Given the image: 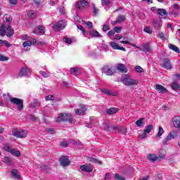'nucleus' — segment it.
Here are the masks:
<instances>
[{
    "mask_svg": "<svg viewBox=\"0 0 180 180\" xmlns=\"http://www.w3.org/2000/svg\"><path fill=\"white\" fill-rule=\"evenodd\" d=\"M159 158H164L165 157V150H160L159 152Z\"/></svg>",
    "mask_w": 180,
    "mask_h": 180,
    "instance_id": "09e8293b",
    "label": "nucleus"
},
{
    "mask_svg": "<svg viewBox=\"0 0 180 180\" xmlns=\"http://www.w3.org/2000/svg\"><path fill=\"white\" fill-rule=\"evenodd\" d=\"M120 43H122V44H129V46H132L133 47H136V45L131 43L129 41H121Z\"/></svg>",
    "mask_w": 180,
    "mask_h": 180,
    "instance_id": "79ce46f5",
    "label": "nucleus"
},
{
    "mask_svg": "<svg viewBox=\"0 0 180 180\" xmlns=\"http://www.w3.org/2000/svg\"><path fill=\"white\" fill-rule=\"evenodd\" d=\"M12 134L13 136L18 139H25V137H27V131L25 130H19L18 129H13Z\"/></svg>",
    "mask_w": 180,
    "mask_h": 180,
    "instance_id": "39448f33",
    "label": "nucleus"
},
{
    "mask_svg": "<svg viewBox=\"0 0 180 180\" xmlns=\"http://www.w3.org/2000/svg\"><path fill=\"white\" fill-rule=\"evenodd\" d=\"M108 30H110V27L108 25H103V32H108Z\"/></svg>",
    "mask_w": 180,
    "mask_h": 180,
    "instance_id": "052dcab7",
    "label": "nucleus"
},
{
    "mask_svg": "<svg viewBox=\"0 0 180 180\" xmlns=\"http://www.w3.org/2000/svg\"><path fill=\"white\" fill-rule=\"evenodd\" d=\"M103 70L106 75H112L113 74H115V72H113L109 66H104L103 68Z\"/></svg>",
    "mask_w": 180,
    "mask_h": 180,
    "instance_id": "412c9836",
    "label": "nucleus"
},
{
    "mask_svg": "<svg viewBox=\"0 0 180 180\" xmlns=\"http://www.w3.org/2000/svg\"><path fill=\"white\" fill-rule=\"evenodd\" d=\"M155 89H156L159 94H165L167 91L165 87L158 84L155 85Z\"/></svg>",
    "mask_w": 180,
    "mask_h": 180,
    "instance_id": "f3484780",
    "label": "nucleus"
},
{
    "mask_svg": "<svg viewBox=\"0 0 180 180\" xmlns=\"http://www.w3.org/2000/svg\"><path fill=\"white\" fill-rule=\"evenodd\" d=\"M101 92H103L104 95H110L111 96H115L116 95L115 93H113V91L106 89H102Z\"/></svg>",
    "mask_w": 180,
    "mask_h": 180,
    "instance_id": "c85d7f7f",
    "label": "nucleus"
},
{
    "mask_svg": "<svg viewBox=\"0 0 180 180\" xmlns=\"http://www.w3.org/2000/svg\"><path fill=\"white\" fill-rule=\"evenodd\" d=\"M135 71L136 72H139V73L143 72V68H141V66L137 65V66L135 67Z\"/></svg>",
    "mask_w": 180,
    "mask_h": 180,
    "instance_id": "6e6d98bb",
    "label": "nucleus"
},
{
    "mask_svg": "<svg viewBox=\"0 0 180 180\" xmlns=\"http://www.w3.org/2000/svg\"><path fill=\"white\" fill-rule=\"evenodd\" d=\"M121 126H111V132L112 133H119L120 131Z\"/></svg>",
    "mask_w": 180,
    "mask_h": 180,
    "instance_id": "f704fd0d",
    "label": "nucleus"
},
{
    "mask_svg": "<svg viewBox=\"0 0 180 180\" xmlns=\"http://www.w3.org/2000/svg\"><path fill=\"white\" fill-rule=\"evenodd\" d=\"M121 82L127 86H134L139 84V80L131 78L128 75H123L121 77Z\"/></svg>",
    "mask_w": 180,
    "mask_h": 180,
    "instance_id": "7ed1b4c3",
    "label": "nucleus"
},
{
    "mask_svg": "<svg viewBox=\"0 0 180 180\" xmlns=\"http://www.w3.org/2000/svg\"><path fill=\"white\" fill-rule=\"evenodd\" d=\"M38 30H34L32 32V33H34V34H40L41 36H43V34H44V27L39 25L38 27Z\"/></svg>",
    "mask_w": 180,
    "mask_h": 180,
    "instance_id": "4be33fe9",
    "label": "nucleus"
},
{
    "mask_svg": "<svg viewBox=\"0 0 180 180\" xmlns=\"http://www.w3.org/2000/svg\"><path fill=\"white\" fill-rule=\"evenodd\" d=\"M29 74H30V70L29 69V68H22L19 73L14 76V78H16L18 79V78H22V77H29Z\"/></svg>",
    "mask_w": 180,
    "mask_h": 180,
    "instance_id": "423d86ee",
    "label": "nucleus"
},
{
    "mask_svg": "<svg viewBox=\"0 0 180 180\" xmlns=\"http://www.w3.org/2000/svg\"><path fill=\"white\" fill-rule=\"evenodd\" d=\"M113 30L115 33H120L123 30V27H115Z\"/></svg>",
    "mask_w": 180,
    "mask_h": 180,
    "instance_id": "37998d69",
    "label": "nucleus"
},
{
    "mask_svg": "<svg viewBox=\"0 0 180 180\" xmlns=\"http://www.w3.org/2000/svg\"><path fill=\"white\" fill-rule=\"evenodd\" d=\"M91 161V162H95V164H99L100 165H102V161L98 160V159L92 158Z\"/></svg>",
    "mask_w": 180,
    "mask_h": 180,
    "instance_id": "864d4df0",
    "label": "nucleus"
},
{
    "mask_svg": "<svg viewBox=\"0 0 180 180\" xmlns=\"http://www.w3.org/2000/svg\"><path fill=\"white\" fill-rule=\"evenodd\" d=\"M92 6H93V13L94 15H98V12H99V9L96 8V6H95V4L92 3Z\"/></svg>",
    "mask_w": 180,
    "mask_h": 180,
    "instance_id": "c03bdc74",
    "label": "nucleus"
},
{
    "mask_svg": "<svg viewBox=\"0 0 180 180\" xmlns=\"http://www.w3.org/2000/svg\"><path fill=\"white\" fill-rule=\"evenodd\" d=\"M153 127H153V125H151V124L148 125V126L145 128V129L143 130V131H145V133L148 134V133H150V132L151 131V130H153Z\"/></svg>",
    "mask_w": 180,
    "mask_h": 180,
    "instance_id": "ea45409f",
    "label": "nucleus"
},
{
    "mask_svg": "<svg viewBox=\"0 0 180 180\" xmlns=\"http://www.w3.org/2000/svg\"><path fill=\"white\" fill-rule=\"evenodd\" d=\"M39 168L41 171H49V167L44 165H41Z\"/></svg>",
    "mask_w": 180,
    "mask_h": 180,
    "instance_id": "680f3d73",
    "label": "nucleus"
},
{
    "mask_svg": "<svg viewBox=\"0 0 180 180\" xmlns=\"http://www.w3.org/2000/svg\"><path fill=\"white\" fill-rule=\"evenodd\" d=\"M56 122H68L72 123V115L70 113H60L56 120Z\"/></svg>",
    "mask_w": 180,
    "mask_h": 180,
    "instance_id": "20e7f679",
    "label": "nucleus"
},
{
    "mask_svg": "<svg viewBox=\"0 0 180 180\" xmlns=\"http://www.w3.org/2000/svg\"><path fill=\"white\" fill-rule=\"evenodd\" d=\"M124 20H126V16L120 15L117 17V20L114 22V25L122 23V22H124Z\"/></svg>",
    "mask_w": 180,
    "mask_h": 180,
    "instance_id": "cd10ccee",
    "label": "nucleus"
},
{
    "mask_svg": "<svg viewBox=\"0 0 180 180\" xmlns=\"http://www.w3.org/2000/svg\"><path fill=\"white\" fill-rule=\"evenodd\" d=\"M46 131H47V133H49V134H54L55 133L54 129L53 128H47L46 129Z\"/></svg>",
    "mask_w": 180,
    "mask_h": 180,
    "instance_id": "13d9d810",
    "label": "nucleus"
},
{
    "mask_svg": "<svg viewBox=\"0 0 180 180\" xmlns=\"http://www.w3.org/2000/svg\"><path fill=\"white\" fill-rule=\"evenodd\" d=\"M160 65L162 68H165V70H172V65L171 64V60H169V58H164L162 60V63H161Z\"/></svg>",
    "mask_w": 180,
    "mask_h": 180,
    "instance_id": "9b49d317",
    "label": "nucleus"
},
{
    "mask_svg": "<svg viewBox=\"0 0 180 180\" xmlns=\"http://www.w3.org/2000/svg\"><path fill=\"white\" fill-rule=\"evenodd\" d=\"M115 30H110L108 33V36L109 37H110V36H115Z\"/></svg>",
    "mask_w": 180,
    "mask_h": 180,
    "instance_id": "69168bd1",
    "label": "nucleus"
},
{
    "mask_svg": "<svg viewBox=\"0 0 180 180\" xmlns=\"http://www.w3.org/2000/svg\"><path fill=\"white\" fill-rule=\"evenodd\" d=\"M11 173L15 179H20V176L19 173H18V170L16 169H13Z\"/></svg>",
    "mask_w": 180,
    "mask_h": 180,
    "instance_id": "7c9ffc66",
    "label": "nucleus"
},
{
    "mask_svg": "<svg viewBox=\"0 0 180 180\" xmlns=\"http://www.w3.org/2000/svg\"><path fill=\"white\" fill-rule=\"evenodd\" d=\"M9 60L8 57H6L3 55H0V61H8Z\"/></svg>",
    "mask_w": 180,
    "mask_h": 180,
    "instance_id": "5fc2aeb1",
    "label": "nucleus"
},
{
    "mask_svg": "<svg viewBox=\"0 0 180 180\" xmlns=\"http://www.w3.org/2000/svg\"><path fill=\"white\" fill-rule=\"evenodd\" d=\"M110 46L114 50H122V51H126V49L123 46H119V44H117L115 41H111L110 43Z\"/></svg>",
    "mask_w": 180,
    "mask_h": 180,
    "instance_id": "dca6fc26",
    "label": "nucleus"
},
{
    "mask_svg": "<svg viewBox=\"0 0 180 180\" xmlns=\"http://www.w3.org/2000/svg\"><path fill=\"white\" fill-rule=\"evenodd\" d=\"M46 101H54V96L49 95L45 97Z\"/></svg>",
    "mask_w": 180,
    "mask_h": 180,
    "instance_id": "4d7b16f0",
    "label": "nucleus"
},
{
    "mask_svg": "<svg viewBox=\"0 0 180 180\" xmlns=\"http://www.w3.org/2000/svg\"><path fill=\"white\" fill-rule=\"evenodd\" d=\"M104 129L105 131H112V126H109V124H105L104 126Z\"/></svg>",
    "mask_w": 180,
    "mask_h": 180,
    "instance_id": "603ef678",
    "label": "nucleus"
},
{
    "mask_svg": "<svg viewBox=\"0 0 180 180\" xmlns=\"http://www.w3.org/2000/svg\"><path fill=\"white\" fill-rule=\"evenodd\" d=\"M168 47L170 50H172L175 53H180L179 48H178V46H176L172 44H169Z\"/></svg>",
    "mask_w": 180,
    "mask_h": 180,
    "instance_id": "bb28decb",
    "label": "nucleus"
},
{
    "mask_svg": "<svg viewBox=\"0 0 180 180\" xmlns=\"http://www.w3.org/2000/svg\"><path fill=\"white\" fill-rule=\"evenodd\" d=\"M165 133L164 128L162 127H159L158 132L157 134V137H161Z\"/></svg>",
    "mask_w": 180,
    "mask_h": 180,
    "instance_id": "58836bf2",
    "label": "nucleus"
},
{
    "mask_svg": "<svg viewBox=\"0 0 180 180\" xmlns=\"http://www.w3.org/2000/svg\"><path fill=\"white\" fill-rule=\"evenodd\" d=\"M117 70L120 72H127V68L124 64L119 63L117 65Z\"/></svg>",
    "mask_w": 180,
    "mask_h": 180,
    "instance_id": "a211bd4d",
    "label": "nucleus"
},
{
    "mask_svg": "<svg viewBox=\"0 0 180 180\" xmlns=\"http://www.w3.org/2000/svg\"><path fill=\"white\" fill-rule=\"evenodd\" d=\"M172 11L169 13L170 16H174V18H176L179 15H180V6L178 4H174L172 6Z\"/></svg>",
    "mask_w": 180,
    "mask_h": 180,
    "instance_id": "0eeeda50",
    "label": "nucleus"
},
{
    "mask_svg": "<svg viewBox=\"0 0 180 180\" xmlns=\"http://www.w3.org/2000/svg\"><path fill=\"white\" fill-rule=\"evenodd\" d=\"M147 159L151 161V162H155V161L158 160V158L155 155H148Z\"/></svg>",
    "mask_w": 180,
    "mask_h": 180,
    "instance_id": "2f4dec72",
    "label": "nucleus"
},
{
    "mask_svg": "<svg viewBox=\"0 0 180 180\" xmlns=\"http://www.w3.org/2000/svg\"><path fill=\"white\" fill-rule=\"evenodd\" d=\"M158 37H160L161 40H165V34H164L163 32H159Z\"/></svg>",
    "mask_w": 180,
    "mask_h": 180,
    "instance_id": "bf43d9fd",
    "label": "nucleus"
},
{
    "mask_svg": "<svg viewBox=\"0 0 180 180\" xmlns=\"http://www.w3.org/2000/svg\"><path fill=\"white\" fill-rule=\"evenodd\" d=\"M22 40H27L25 42H23L22 46L25 49L27 48V50H30V47L32 46V44H37V46H39V44H41V42L37 41L34 38H30L27 34H24L21 37Z\"/></svg>",
    "mask_w": 180,
    "mask_h": 180,
    "instance_id": "f03ea898",
    "label": "nucleus"
},
{
    "mask_svg": "<svg viewBox=\"0 0 180 180\" xmlns=\"http://www.w3.org/2000/svg\"><path fill=\"white\" fill-rule=\"evenodd\" d=\"M3 150H4V151H6V153H11V151L12 150V147H11L9 144L5 143L3 146Z\"/></svg>",
    "mask_w": 180,
    "mask_h": 180,
    "instance_id": "e433bc0d",
    "label": "nucleus"
},
{
    "mask_svg": "<svg viewBox=\"0 0 180 180\" xmlns=\"http://www.w3.org/2000/svg\"><path fill=\"white\" fill-rule=\"evenodd\" d=\"M59 161L62 167H68L71 164L68 156H60Z\"/></svg>",
    "mask_w": 180,
    "mask_h": 180,
    "instance_id": "ddd939ff",
    "label": "nucleus"
},
{
    "mask_svg": "<svg viewBox=\"0 0 180 180\" xmlns=\"http://www.w3.org/2000/svg\"><path fill=\"white\" fill-rule=\"evenodd\" d=\"M63 41H65V43H67V44H71V43H72V39L71 38L65 37L63 39Z\"/></svg>",
    "mask_w": 180,
    "mask_h": 180,
    "instance_id": "8fccbe9b",
    "label": "nucleus"
},
{
    "mask_svg": "<svg viewBox=\"0 0 180 180\" xmlns=\"http://www.w3.org/2000/svg\"><path fill=\"white\" fill-rule=\"evenodd\" d=\"M115 179L116 180H126V179H124V177L119 175V174H115Z\"/></svg>",
    "mask_w": 180,
    "mask_h": 180,
    "instance_id": "3c124183",
    "label": "nucleus"
},
{
    "mask_svg": "<svg viewBox=\"0 0 180 180\" xmlns=\"http://www.w3.org/2000/svg\"><path fill=\"white\" fill-rule=\"evenodd\" d=\"M137 127H143L144 126V118H140L136 122Z\"/></svg>",
    "mask_w": 180,
    "mask_h": 180,
    "instance_id": "72a5a7b5",
    "label": "nucleus"
},
{
    "mask_svg": "<svg viewBox=\"0 0 180 180\" xmlns=\"http://www.w3.org/2000/svg\"><path fill=\"white\" fill-rule=\"evenodd\" d=\"M60 146L62 147H67L68 146V143L67 142V141H63L60 143Z\"/></svg>",
    "mask_w": 180,
    "mask_h": 180,
    "instance_id": "338daca9",
    "label": "nucleus"
},
{
    "mask_svg": "<svg viewBox=\"0 0 180 180\" xmlns=\"http://www.w3.org/2000/svg\"><path fill=\"white\" fill-rule=\"evenodd\" d=\"M10 154H12V155H14L15 157H20V155H22L20 153V151H19V150L16 148H12Z\"/></svg>",
    "mask_w": 180,
    "mask_h": 180,
    "instance_id": "b1692460",
    "label": "nucleus"
},
{
    "mask_svg": "<svg viewBox=\"0 0 180 180\" xmlns=\"http://www.w3.org/2000/svg\"><path fill=\"white\" fill-rule=\"evenodd\" d=\"M117 112H119V110L116 108H110L107 110L108 115H115V113H117Z\"/></svg>",
    "mask_w": 180,
    "mask_h": 180,
    "instance_id": "c756f323",
    "label": "nucleus"
},
{
    "mask_svg": "<svg viewBox=\"0 0 180 180\" xmlns=\"http://www.w3.org/2000/svg\"><path fill=\"white\" fill-rule=\"evenodd\" d=\"M39 74H41L44 78H49V77H50V73H47L44 71H40Z\"/></svg>",
    "mask_w": 180,
    "mask_h": 180,
    "instance_id": "de8ad7c7",
    "label": "nucleus"
},
{
    "mask_svg": "<svg viewBox=\"0 0 180 180\" xmlns=\"http://www.w3.org/2000/svg\"><path fill=\"white\" fill-rule=\"evenodd\" d=\"M52 27L53 30H55V32L63 30V29L65 28V22L63 20H60V21L56 22Z\"/></svg>",
    "mask_w": 180,
    "mask_h": 180,
    "instance_id": "9d476101",
    "label": "nucleus"
},
{
    "mask_svg": "<svg viewBox=\"0 0 180 180\" xmlns=\"http://www.w3.org/2000/svg\"><path fill=\"white\" fill-rule=\"evenodd\" d=\"M3 162H4V164H12V160L11 159V158H9V156H5L3 158Z\"/></svg>",
    "mask_w": 180,
    "mask_h": 180,
    "instance_id": "4c0bfd02",
    "label": "nucleus"
},
{
    "mask_svg": "<svg viewBox=\"0 0 180 180\" xmlns=\"http://www.w3.org/2000/svg\"><path fill=\"white\" fill-rule=\"evenodd\" d=\"M176 136H178V134L176 132V131L172 130V131H170L168 134L166 139L163 140V142H162L163 146H167V144H168V143H169V141L174 140V139H175V137H176Z\"/></svg>",
    "mask_w": 180,
    "mask_h": 180,
    "instance_id": "6e6552de",
    "label": "nucleus"
},
{
    "mask_svg": "<svg viewBox=\"0 0 180 180\" xmlns=\"http://www.w3.org/2000/svg\"><path fill=\"white\" fill-rule=\"evenodd\" d=\"M84 25L87 26V27H89V29H92L94 27V24L90 21L84 22Z\"/></svg>",
    "mask_w": 180,
    "mask_h": 180,
    "instance_id": "a18cd8bd",
    "label": "nucleus"
},
{
    "mask_svg": "<svg viewBox=\"0 0 180 180\" xmlns=\"http://www.w3.org/2000/svg\"><path fill=\"white\" fill-rule=\"evenodd\" d=\"M80 169L83 172H93L94 171V169H92V167L86 166L85 165L80 166Z\"/></svg>",
    "mask_w": 180,
    "mask_h": 180,
    "instance_id": "aec40b11",
    "label": "nucleus"
},
{
    "mask_svg": "<svg viewBox=\"0 0 180 180\" xmlns=\"http://www.w3.org/2000/svg\"><path fill=\"white\" fill-rule=\"evenodd\" d=\"M75 112L77 116H84L86 112V105H80V108L75 109Z\"/></svg>",
    "mask_w": 180,
    "mask_h": 180,
    "instance_id": "4468645a",
    "label": "nucleus"
},
{
    "mask_svg": "<svg viewBox=\"0 0 180 180\" xmlns=\"http://www.w3.org/2000/svg\"><path fill=\"white\" fill-rule=\"evenodd\" d=\"M102 5H109V0H101Z\"/></svg>",
    "mask_w": 180,
    "mask_h": 180,
    "instance_id": "774afa93",
    "label": "nucleus"
},
{
    "mask_svg": "<svg viewBox=\"0 0 180 180\" xmlns=\"http://www.w3.org/2000/svg\"><path fill=\"white\" fill-rule=\"evenodd\" d=\"M138 50H140L141 51H147L148 53H151L152 50L150 47V45L148 44H145L142 45V49L140 46H135Z\"/></svg>",
    "mask_w": 180,
    "mask_h": 180,
    "instance_id": "2eb2a0df",
    "label": "nucleus"
},
{
    "mask_svg": "<svg viewBox=\"0 0 180 180\" xmlns=\"http://www.w3.org/2000/svg\"><path fill=\"white\" fill-rule=\"evenodd\" d=\"M76 6L79 9H86L89 7V3L85 0H80L77 2Z\"/></svg>",
    "mask_w": 180,
    "mask_h": 180,
    "instance_id": "f8f14e48",
    "label": "nucleus"
},
{
    "mask_svg": "<svg viewBox=\"0 0 180 180\" xmlns=\"http://www.w3.org/2000/svg\"><path fill=\"white\" fill-rule=\"evenodd\" d=\"M89 34L93 36V37H101V34H99L98 31L94 30L89 32Z\"/></svg>",
    "mask_w": 180,
    "mask_h": 180,
    "instance_id": "c9c22d12",
    "label": "nucleus"
},
{
    "mask_svg": "<svg viewBox=\"0 0 180 180\" xmlns=\"http://www.w3.org/2000/svg\"><path fill=\"white\" fill-rule=\"evenodd\" d=\"M70 72L72 75H75V77H77V75L81 74V69H79V68H72L70 70Z\"/></svg>",
    "mask_w": 180,
    "mask_h": 180,
    "instance_id": "6ab92c4d",
    "label": "nucleus"
},
{
    "mask_svg": "<svg viewBox=\"0 0 180 180\" xmlns=\"http://www.w3.org/2000/svg\"><path fill=\"white\" fill-rule=\"evenodd\" d=\"M158 13L160 16H165L166 15H168V13L167 12V10L164 8H158Z\"/></svg>",
    "mask_w": 180,
    "mask_h": 180,
    "instance_id": "473e14b6",
    "label": "nucleus"
},
{
    "mask_svg": "<svg viewBox=\"0 0 180 180\" xmlns=\"http://www.w3.org/2000/svg\"><path fill=\"white\" fill-rule=\"evenodd\" d=\"M29 16H30V18H32V19H34V18H36V16H37V13L36 12H34V11H31L29 12L28 13Z\"/></svg>",
    "mask_w": 180,
    "mask_h": 180,
    "instance_id": "a19ab883",
    "label": "nucleus"
},
{
    "mask_svg": "<svg viewBox=\"0 0 180 180\" xmlns=\"http://www.w3.org/2000/svg\"><path fill=\"white\" fill-rule=\"evenodd\" d=\"M172 89L173 91H180V85L178 84V82L174 81L172 84H171Z\"/></svg>",
    "mask_w": 180,
    "mask_h": 180,
    "instance_id": "5701e85b",
    "label": "nucleus"
},
{
    "mask_svg": "<svg viewBox=\"0 0 180 180\" xmlns=\"http://www.w3.org/2000/svg\"><path fill=\"white\" fill-rule=\"evenodd\" d=\"M173 125L176 128L179 127V125H180V117H174L173 118Z\"/></svg>",
    "mask_w": 180,
    "mask_h": 180,
    "instance_id": "393cba45",
    "label": "nucleus"
},
{
    "mask_svg": "<svg viewBox=\"0 0 180 180\" xmlns=\"http://www.w3.org/2000/svg\"><path fill=\"white\" fill-rule=\"evenodd\" d=\"M77 29H79V30H81L83 34H85L86 31L84 29V27H82V25H77Z\"/></svg>",
    "mask_w": 180,
    "mask_h": 180,
    "instance_id": "e2e57ef3",
    "label": "nucleus"
},
{
    "mask_svg": "<svg viewBox=\"0 0 180 180\" xmlns=\"http://www.w3.org/2000/svg\"><path fill=\"white\" fill-rule=\"evenodd\" d=\"M143 31L146 32V33H148V34H151V33H153V30H151V28L150 27H146L144 29H143Z\"/></svg>",
    "mask_w": 180,
    "mask_h": 180,
    "instance_id": "49530a36",
    "label": "nucleus"
},
{
    "mask_svg": "<svg viewBox=\"0 0 180 180\" xmlns=\"http://www.w3.org/2000/svg\"><path fill=\"white\" fill-rule=\"evenodd\" d=\"M10 102L14 105H17L18 110L23 109V100L18 98H10Z\"/></svg>",
    "mask_w": 180,
    "mask_h": 180,
    "instance_id": "1a4fd4ad",
    "label": "nucleus"
},
{
    "mask_svg": "<svg viewBox=\"0 0 180 180\" xmlns=\"http://www.w3.org/2000/svg\"><path fill=\"white\" fill-rule=\"evenodd\" d=\"M153 25L155 29H156L157 30H158V29H161V27L162 26L161 22L155 20L153 21Z\"/></svg>",
    "mask_w": 180,
    "mask_h": 180,
    "instance_id": "a878e982",
    "label": "nucleus"
},
{
    "mask_svg": "<svg viewBox=\"0 0 180 180\" xmlns=\"http://www.w3.org/2000/svg\"><path fill=\"white\" fill-rule=\"evenodd\" d=\"M114 39L115 40H120V39H123V36L120 34H115Z\"/></svg>",
    "mask_w": 180,
    "mask_h": 180,
    "instance_id": "0e129e2a",
    "label": "nucleus"
},
{
    "mask_svg": "<svg viewBox=\"0 0 180 180\" xmlns=\"http://www.w3.org/2000/svg\"><path fill=\"white\" fill-rule=\"evenodd\" d=\"M11 17L6 18V21L0 27V35L4 37L5 34L7 37H12L15 34V31L11 27Z\"/></svg>",
    "mask_w": 180,
    "mask_h": 180,
    "instance_id": "f257e3e1",
    "label": "nucleus"
}]
</instances>
